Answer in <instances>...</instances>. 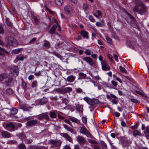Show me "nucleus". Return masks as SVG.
I'll return each instance as SVG.
<instances>
[{"instance_id":"f257e3e1","label":"nucleus","mask_w":149,"mask_h":149,"mask_svg":"<svg viewBox=\"0 0 149 149\" xmlns=\"http://www.w3.org/2000/svg\"><path fill=\"white\" fill-rule=\"evenodd\" d=\"M136 6L133 8L135 12L142 15L147 12V8L141 0H135Z\"/></svg>"},{"instance_id":"f03ea898","label":"nucleus","mask_w":149,"mask_h":149,"mask_svg":"<svg viewBox=\"0 0 149 149\" xmlns=\"http://www.w3.org/2000/svg\"><path fill=\"white\" fill-rule=\"evenodd\" d=\"M49 143L51 144L52 147H60L62 143V141L60 140H55L51 139L49 141Z\"/></svg>"},{"instance_id":"7ed1b4c3","label":"nucleus","mask_w":149,"mask_h":149,"mask_svg":"<svg viewBox=\"0 0 149 149\" xmlns=\"http://www.w3.org/2000/svg\"><path fill=\"white\" fill-rule=\"evenodd\" d=\"M64 12L67 15H71L73 12V8L70 5H67L64 7Z\"/></svg>"},{"instance_id":"20e7f679","label":"nucleus","mask_w":149,"mask_h":149,"mask_svg":"<svg viewBox=\"0 0 149 149\" xmlns=\"http://www.w3.org/2000/svg\"><path fill=\"white\" fill-rule=\"evenodd\" d=\"M17 44L16 40L13 38H9L6 42L5 46L8 47L10 46H15Z\"/></svg>"},{"instance_id":"39448f33","label":"nucleus","mask_w":149,"mask_h":149,"mask_svg":"<svg viewBox=\"0 0 149 149\" xmlns=\"http://www.w3.org/2000/svg\"><path fill=\"white\" fill-rule=\"evenodd\" d=\"M84 100L88 104L93 105L98 103V101L95 99H91L87 97H84Z\"/></svg>"},{"instance_id":"423d86ee","label":"nucleus","mask_w":149,"mask_h":149,"mask_svg":"<svg viewBox=\"0 0 149 149\" xmlns=\"http://www.w3.org/2000/svg\"><path fill=\"white\" fill-rule=\"evenodd\" d=\"M10 68V72L13 76L15 77L17 76L18 74V68L16 66L11 65Z\"/></svg>"},{"instance_id":"0eeeda50","label":"nucleus","mask_w":149,"mask_h":149,"mask_svg":"<svg viewBox=\"0 0 149 149\" xmlns=\"http://www.w3.org/2000/svg\"><path fill=\"white\" fill-rule=\"evenodd\" d=\"M82 60L84 62L89 64L90 65H92L95 64V62L91 58L88 57H85L82 58Z\"/></svg>"},{"instance_id":"6e6552de","label":"nucleus","mask_w":149,"mask_h":149,"mask_svg":"<svg viewBox=\"0 0 149 149\" xmlns=\"http://www.w3.org/2000/svg\"><path fill=\"white\" fill-rule=\"evenodd\" d=\"M77 141V142L80 145H83L86 142V140L85 139L83 136L80 135H78L76 137Z\"/></svg>"},{"instance_id":"1a4fd4ad","label":"nucleus","mask_w":149,"mask_h":149,"mask_svg":"<svg viewBox=\"0 0 149 149\" xmlns=\"http://www.w3.org/2000/svg\"><path fill=\"white\" fill-rule=\"evenodd\" d=\"M102 68V70L105 71L109 70L110 67L106 61L102 62L101 63Z\"/></svg>"},{"instance_id":"9d476101","label":"nucleus","mask_w":149,"mask_h":149,"mask_svg":"<svg viewBox=\"0 0 149 149\" xmlns=\"http://www.w3.org/2000/svg\"><path fill=\"white\" fill-rule=\"evenodd\" d=\"M6 129L7 130L12 132L14 131L13 129L15 128V126L12 122L7 123L6 126Z\"/></svg>"},{"instance_id":"9b49d317","label":"nucleus","mask_w":149,"mask_h":149,"mask_svg":"<svg viewBox=\"0 0 149 149\" xmlns=\"http://www.w3.org/2000/svg\"><path fill=\"white\" fill-rule=\"evenodd\" d=\"M60 135L62 137H64L67 141H68L71 143L73 142V140L71 137L66 133H61Z\"/></svg>"},{"instance_id":"f8f14e48","label":"nucleus","mask_w":149,"mask_h":149,"mask_svg":"<svg viewBox=\"0 0 149 149\" xmlns=\"http://www.w3.org/2000/svg\"><path fill=\"white\" fill-rule=\"evenodd\" d=\"M0 132L1 136L3 138H8L12 136L11 134L6 131L1 130Z\"/></svg>"},{"instance_id":"ddd939ff","label":"nucleus","mask_w":149,"mask_h":149,"mask_svg":"<svg viewBox=\"0 0 149 149\" xmlns=\"http://www.w3.org/2000/svg\"><path fill=\"white\" fill-rule=\"evenodd\" d=\"M13 78L11 77H8V79L5 81V83L7 86L11 87L13 85Z\"/></svg>"},{"instance_id":"4468645a","label":"nucleus","mask_w":149,"mask_h":149,"mask_svg":"<svg viewBox=\"0 0 149 149\" xmlns=\"http://www.w3.org/2000/svg\"><path fill=\"white\" fill-rule=\"evenodd\" d=\"M47 101V98L45 97H43L38 101V104L40 105H43L46 103Z\"/></svg>"},{"instance_id":"2eb2a0df","label":"nucleus","mask_w":149,"mask_h":149,"mask_svg":"<svg viewBox=\"0 0 149 149\" xmlns=\"http://www.w3.org/2000/svg\"><path fill=\"white\" fill-rule=\"evenodd\" d=\"M39 120H42L43 118L48 119L49 118V117L47 113H44L40 115L38 118Z\"/></svg>"},{"instance_id":"dca6fc26","label":"nucleus","mask_w":149,"mask_h":149,"mask_svg":"<svg viewBox=\"0 0 149 149\" xmlns=\"http://www.w3.org/2000/svg\"><path fill=\"white\" fill-rule=\"evenodd\" d=\"M75 77L73 75L68 76L67 78V81L71 83L73 82L75 79Z\"/></svg>"},{"instance_id":"f3484780","label":"nucleus","mask_w":149,"mask_h":149,"mask_svg":"<svg viewBox=\"0 0 149 149\" xmlns=\"http://www.w3.org/2000/svg\"><path fill=\"white\" fill-rule=\"evenodd\" d=\"M80 34L84 38L88 39V33L87 31L82 30L81 31Z\"/></svg>"},{"instance_id":"a211bd4d","label":"nucleus","mask_w":149,"mask_h":149,"mask_svg":"<svg viewBox=\"0 0 149 149\" xmlns=\"http://www.w3.org/2000/svg\"><path fill=\"white\" fill-rule=\"evenodd\" d=\"M57 25H58L57 24V25H53L49 30V33L52 34H54V33L57 27Z\"/></svg>"},{"instance_id":"6ab92c4d","label":"nucleus","mask_w":149,"mask_h":149,"mask_svg":"<svg viewBox=\"0 0 149 149\" xmlns=\"http://www.w3.org/2000/svg\"><path fill=\"white\" fill-rule=\"evenodd\" d=\"M20 108L24 111H27L28 109V106L27 104H22L20 105Z\"/></svg>"},{"instance_id":"aec40b11","label":"nucleus","mask_w":149,"mask_h":149,"mask_svg":"<svg viewBox=\"0 0 149 149\" xmlns=\"http://www.w3.org/2000/svg\"><path fill=\"white\" fill-rule=\"evenodd\" d=\"M37 122L36 120H32L29 121V126L34 125L37 124Z\"/></svg>"},{"instance_id":"412c9836","label":"nucleus","mask_w":149,"mask_h":149,"mask_svg":"<svg viewBox=\"0 0 149 149\" xmlns=\"http://www.w3.org/2000/svg\"><path fill=\"white\" fill-rule=\"evenodd\" d=\"M76 108L78 111H81L83 110V107L82 105L78 104L76 105Z\"/></svg>"},{"instance_id":"4be33fe9","label":"nucleus","mask_w":149,"mask_h":149,"mask_svg":"<svg viewBox=\"0 0 149 149\" xmlns=\"http://www.w3.org/2000/svg\"><path fill=\"white\" fill-rule=\"evenodd\" d=\"M8 77L7 75L5 74H0V81H2L4 79H6Z\"/></svg>"},{"instance_id":"5701e85b","label":"nucleus","mask_w":149,"mask_h":149,"mask_svg":"<svg viewBox=\"0 0 149 149\" xmlns=\"http://www.w3.org/2000/svg\"><path fill=\"white\" fill-rule=\"evenodd\" d=\"M100 143L102 146V149H107L106 143L103 141H101Z\"/></svg>"},{"instance_id":"b1692460","label":"nucleus","mask_w":149,"mask_h":149,"mask_svg":"<svg viewBox=\"0 0 149 149\" xmlns=\"http://www.w3.org/2000/svg\"><path fill=\"white\" fill-rule=\"evenodd\" d=\"M87 130L85 127H80V133L84 134Z\"/></svg>"},{"instance_id":"393cba45","label":"nucleus","mask_w":149,"mask_h":149,"mask_svg":"<svg viewBox=\"0 0 149 149\" xmlns=\"http://www.w3.org/2000/svg\"><path fill=\"white\" fill-rule=\"evenodd\" d=\"M32 20L34 22V23L37 24L38 23L39 21L37 17L34 15H32Z\"/></svg>"},{"instance_id":"a878e982","label":"nucleus","mask_w":149,"mask_h":149,"mask_svg":"<svg viewBox=\"0 0 149 149\" xmlns=\"http://www.w3.org/2000/svg\"><path fill=\"white\" fill-rule=\"evenodd\" d=\"M50 46V43L48 41H45L43 44V46L46 48H49Z\"/></svg>"},{"instance_id":"bb28decb","label":"nucleus","mask_w":149,"mask_h":149,"mask_svg":"<svg viewBox=\"0 0 149 149\" xmlns=\"http://www.w3.org/2000/svg\"><path fill=\"white\" fill-rule=\"evenodd\" d=\"M133 135L134 136H141L142 134L141 133L137 130H135L133 132Z\"/></svg>"},{"instance_id":"cd10ccee","label":"nucleus","mask_w":149,"mask_h":149,"mask_svg":"<svg viewBox=\"0 0 149 149\" xmlns=\"http://www.w3.org/2000/svg\"><path fill=\"white\" fill-rule=\"evenodd\" d=\"M64 127L65 129L70 132L71 133H73V130L72 128H70L69 127H68L67 125H64Z\"/></svg>"},{"instance_id":"c85d7f7f","label":"nucleus","mask_w":149,"mask_h":149,"mask_svg":"<svg viewBox=\"0 0 149 149\" xmlns=\"http://www.w3.org/2000/svg\"><path fill=\"white\" fill-rule=\"evenodd\" d=\"M7 144H15L17 143V142L15 140H9L7 142Z\"/></svg>"},{"instance_id":"c756f323","label":"nucleus","mask_w":149,"mask_h":149,"mask_svg":"<svg viewBox=\"0 0 149 149\" xmlns=\"http://www.w3.org/2000/svg\"><path fill=\"white\" fill-rule=\"evenodd\" d=\"M55 3L58 6H61L63 2V0H55Z\"/></svg>"},{"instance_id":"7c9ffc66","label":"nucleus","mask_w":149,"mask_h":149,"mask_svg":"<svg viewBox=\"0 0 149 149\" xmlns=\"http://www.w3.org/2000/svg\"><path fill=\"white\" fill-rule=\"evenodd\" d=\"M49 116L51 118H55L56 117V114L54 112H51L49 113Z\"/></svg>"},{"instance_id":"2f4dec72","label":"nucleus","mask_w":149,"mask_h":149,"mask_svg":"<svg viewBox=\"0 0 149 149\" xmlns=\"http://www.w3.org/2000/svg\"><path fill=\"white\" fill-rule=\"evenodd\" d=\"M24 58V57L22 56H18L16 58L17 61H22Z\"/></svg>"},{"instance_id":"473e14b6","label":"nucleus","mask_w":149,"mask_h":149,"mask_svg":"<svg viewBox=\"0 0 149 149\" xmlns=\"http://www.w3.org/2000/svg\"><path fill=\"white\" fill-rule=\"evenodd\" d=\"M17 111H18L17 109H15V108L13 109L11 111V113L12 114H13V115L17 113Z\"/></svg>"},{"instance_id":"72a5a7b5","label":"nucleus","mask_w":149,"mask_h":149,"mask_svg":"<svg viewBox=\"0 0 149 149\" xmlns=\"http://www.w3.org/2000/svg\"><path fill=\"white\" fill-rule=\"evenodd\" d=\"M119 68L120 69V70L121 72L126 73H127V71L125 70V69L122 66H120Z\"/></svg>"},{"instance_id":"f704fd0d","label":"nucleus","mask_w":149,"mask_h":149,"mask_svg":"<svg viewBox=\"0 0 149 149\" xmlns=\"http://www.w3.org/2000/svg\"><path fill=\"white\" fill-rule=\"evenodd\" d=\"M37 82L36 81H33L31 83V86L33 88L36 87L37 86Z\"/></svg>"},{"instance_id":"c9c22d12","label":"nucleus","mask_w":149,"mask_h":149,"mask_svg":"<svg viewBox=\"0 0 149 149\" xmlns=\"http://www.w3.org/2000/svg\"><path fill=\"white\" fill-rule=\"evenodd\" d=\"M66 92L70 93L72 91V88L70 87H67L65 88Z\"/></svg>"},{"instance_id":"e433bc0d","label":"nucleus","mask_w":149,"mask_h":149,"mask_svg":"<svg viewBox=\"0 0 149 149\" xmlns=\"http://www.w3.org/2000/svg\"><path fill=\"white\" fill-rule=\"evenodd\" d=\"M18 147L19 149H26V148L25 145L23 143L20 144Z\"/></svg>"},{"instance_id":"4c0bfd02","label":"nucleus","mask_w":149,"mask_h":149,"mask_svg":"<svg viewBox=\"0 0 149 149\" xmlns=\"http://www.w3.org/2000/svg\"><path fill=\"white\" fill-rule=\"evenodd\" d=\"M106 38L108 43L109 44H111L112 43V41L111 39L109 38L108 36H106Z\"/></svg>"},{"instance_id":"58836bf2","label":"nucleus","mask_w":149,"mask_h":149,"mask_svg":"<svg viewBox=\"0 0 149 149\" xmlns=\"http://www.w3.org/2000/svg\"><path fill=\"white\" fill-rule=\"evenodd\" d=\"M93 77L94 80L96 81L101 80V78L99 77V75L93 76Z\"/></svg>"},{"instance_id":"ea45409f","label":"nucleus","mask_w":149,"mask_h":149,"mask_svg":"<svg viewBox=\"0 0 149 149\" xmlns=\"http://www.w3.org/2000/svg\"><path fill=\"white\" fill-rule=\"evenodd\" d=\"M20 49H17L13 50V52L15 54H17L21 51Z\"/></svg>"},{"instance_id":"a19ab883","label":"nucleus","mask_w":149,"mask_h":149,"mask_svg":"<svg viewBox=\"0 0 149 149\" xmlns=\"http://www.w3.org/2000/svg\"><path fill=\"white\" fill-rule=\"evenodd\" d=\"M88 18L90 20L93 22H95V21L92 15H89L88 17Z\"/></svg>"},{"instance_id":"79ce46f5","label":"nucleus","mask_w":149,"mask_h":149,"mask_svg":"<svg viewBox=\"0 0 149 149\" xmlns=\"http://www.w3.org/2000/svg\"><path fill=\"white\" fill-rule=\"evenodd\" d=\"M88 141L91 143H96L97 144V142L95 141L92 139H88Z\"/></svg>"},{"instance_id":"37998d69","label":"nucleus","mask_w":149,"mask_h":149,"mask_svg":"<svg viewBox=\"0 0 149 149\" xmlns=\"http://www.w3.org/2000/svg\"><path fill=\"white\" fill-rule=\"evenodd\" d=\"M83 7V8L84 10H87L88 8V6L86 4H84Z\"/></svg>"},{"instance_id":"c03bdc74","label":"nucleus","mask_w":149,"mask_h":149,"mask_svg":"<svg viewBox=\"0 0 149 149\" xmlns=\"http://www.w3.org/2000/svg\"><path fill=\"white\" fill-rule=\"evenodd\" d=\"M82 120L83 123L84 124H86L87 122V119L86 118L83 117L82 118Z\"/></svg>"},{"instance_id":"a18cd8bd","label":"nucleus","mask_w":149,"mask_h":149,"mask_svg":"<svg viewBox=\"0 0 149 149\" xmlns=\"http://www.w3.org/2000/svg\"><path fill=\"white\" fill-rule=\"evenodd\" d=\"M70 120L72 122H74L77 123H78V120L75 118H70Z\"/></svg>"},{"instance_id":"49530a36","label":"nucleus","mask_w":149,"mask_h":149,"mask_svg":"<svg viewBox=\"0 0 149 149\" xmlns=\"http://www.w3.org/2000/svg\"><path fill=\"white\" fill-rule=\"evenodd\" d=\"M6 23L8 26H10L12 25V23L10 22L8 19H6Z\"/></svg>"},{"instance_id":"de8ad7c7","label":"nucleus","mask_w":149,"mask_h":149,"mask_svg":"<svg viewBox=\"0 0 149 149\" xmlns=\"http://www.w3.org/2000/svg\"><path fill=\"white\" fill-rule=\"evenodd\" d=\"M84 134H85L86 136L88 137H91V135L88 130H87V131H86Z\"/></svg>"},{"instance_id":"09e8293b","label":"nucleus","mask_w":149,"mask_h":149,"mask_svg":"<svg viewBox=\"0 0 149 149\" xmlns=\"http://www.w3.org/2000/svg\"><path fill=\"white\" fill-rule=\"evenodd\" d=\"M84 53L85 54L88 55H90L91 54L90 51L88 49H86L84 52Z\"/></svg>"},{"instance_id":"8fccbe9b","label":"nucleus","mask_w":149,"mask_h":149,"mask_svg":"<svg viewBox=\"0 0 149 149\" xmlns=\"http://www.w3.org/2000/svg\"><path fill=\"white\" fill-rule=\"evenodd\" d=\"M74 149H81L79 144H75L74 145Z\"/></svg>"},{"instance_id":"3c124183","label":"nucleus","mask_w":149,"mask_h":149,"mask_svg":"<svg viewBox=\"0 0 149 149\" xmlns=\"http://www.w3.org/2000/svg\"><path fill=\"white\" fill-rule=\"evenodd\" d=\"M79 76L85 77L86 76V75L83 72L79 73Z\"/></svg>"},{"instance_id":"603ef678","label":"nucleus","mask_w":149,"mask_h":149,"mask_svg":"<svg viewBox=\"0 0 149 149\" xmlns=\"http://www.w3.org/2000/svg\"><path fill=\"white\" fill-rule=\"evenodd\" d=\"M36 39L37 38H33L29 41V43L30 44H31L35 41Z\"/></svg>"},{"instance_id":"864d4df0","label":"nucleus","mask_w":149,"mask_h":149,"mask_svg":"<svg viewBox=\"0 0 149 149\" xmlns=\"http://www.w3.org/2000/svg\"><path fill=\"white\" fill-rule=\"evenodd\" d=\"M99 60L100 61L101 63L102 62L105 61L103 60V58L102 55H100L98 57Z\"/></svg>"},{"instance_id":"5fc2aeb1","label":"nucleus","mask_w":149,"mask_h":149,"mask_svg":"<svg viewBox=\"0 0 149 149\" xmlns=\"http://www.w3.org/2000/svg\"><path fill=\"white\" fill-rule=\"evenodd\" d=\"M63 149H71V148L69 145H66L63 147Z\"/></svg>"},{"instance_id":"6e6d98bb","label":"nucleus","mask_w":149,"mask_h":149,"mask_svg":"<svg viewBox=\"0 0 149 149\" xmlns=\"http://www.w3.org/2000/svg\"><path fill=\"white\" fill-rule=\"evenodd\" d=\"M145 134L149 133V127L148 126H147L146 128V130L145 131Z\"/></svg>"},{"instance_id":"4d7b16f0","label":"nucleus","mask_w":149,"mask_h":149,"mask_svg":"<svg viewBox=\"0 0 149 149\" xmlns=\"http://www.w3.org/2000/svg\"><path fill=\"white\" fill-rule=\"evenodd\" d=\"M46 9L49 12L50 14L53 15L54 14V12L51 10L49 9L48 8H47Z\"/></svg>"},{"instance_id":"13d9d810","label":"nucleus","mask_w":149,"mask_h":149,"mask_svg":"<svg viewBox=\"0 0 149 149\" xmlns=\"http://www.w3.org/2000/svg\"><path fill=\"white\" fill-rule=\"evenodd\" d=\"M130 100L132 102L134 103H136L138 102V100L135 99L133 98H132L130 99Z\"/></svg>"},{"instance_id":"bf43d9fd","label":"nucleus","mask_w":149,"mask_h":149,"mask_svg":"<svg viewBox=\"0 0 149 149\" xmlns=\"http://www.w3.org/2000/svg\"><path fill=\"white\" fill-rule=\"evenodd\" d=\"M76 91L77 93H81L82 92V90L80 88H78L76 89Z\"/></svg>"},{"instance_id":"052dcab7","label":"nucleus","mask_w":149,"mask_h":149,"mask_svg":"<svg viewBox=\"0 0 149 149\" xmlns=\"http://www.w3.org/2000/svg\"><path fill=\"white\" fill-rule=\"evenodd\" d=\"M96 25L98 27H101L102 26V25L101 23L98 22L96 23Z\"/></svg>"},{"instance_id":"680f3d73","label":"nucleus","mask_w":149,"mask_h":149,"mask_svg":"<svg viewBox=\"0 0 149 149\" xmlns=\"http://www.w3.org/2000/svg\"><path fill=\"white\" fill-rule=\"evenodd\" d=\"M61 93L62 94H64L66 92V91H65V89L64 88H61Z\"/></svg>"},{"instance_id":"e2e57ef3","label":"nucleus","mask_w":149,"mask_h":149,"mask_svg":"<svg viewBox=\"0 0 149 149\" xmlns=\"http://www.w3.org/2000/svg\"><path fill=\"white\" fill-rule=\"evenodd\" d=\"M111 83L112 84V85L115 87H116L117 85V83L114 81H111Z\"/></svg>"},{"instance_id":"0e129e2a","label":"nucleus","mask_w":149,"mask_h":149,"mask_svg":"<svg viewBox=\"0 0 149 149\" xmlns=\"http://www.w3.org/2000/svg\"><path fill=\"white\" fill-rule=\"evenodd\" d=\"M22 86L24 89L26 88V84L25 82H22Z\"/></svg>"},{"instance_id":"69168bd1","label":"nucleus","mask_w":149,"mask_h":149,"mask_svg":"<svg viewBox=\"0 0 149 149\" xmlns=\"http://www.w3.org/2000/svg\"><path fill=\"white\" fill-rule=\"evenodd\" d=\"M135 92L137 94H138L140 95H141L142 96H143L144 95V93L142 92H141L139 91H135Z\"/></svg>"},{"instance_id":"338daca9","label":"nucleus","mask_w":149,"mask_h":149,"mask_svg":"<svg viewBox=\"0 0 149 149\" xmlns=\"http://www.w3.org/2000/svg\"><path fill=\"white\" fill-rule=\"evenodd\" d=\"M29 149H40V148L34 146H32L30 147Z\"/></svg>"},{"instance_id":"774afa93","label":"nucleus","mask_w":149,"mask_h":149,"mask_svg":"<svg viewBox=\"0 0 149 149\" xmlns=\"http://www.w3.org/2000/svg\"><path fill=\"white\" fill-rule=\"evenodd\" d=\"M93 147L94 149H100L99 146L96 144L94 145Z\"/></svg>"}]
</instances>
